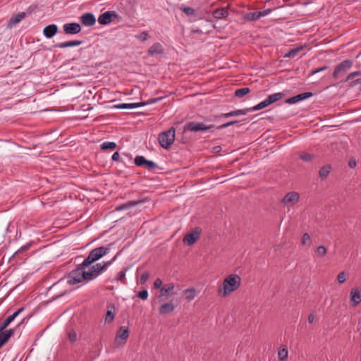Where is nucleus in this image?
Here are the masks:
<instances>
[{
    "mask_svg": "<svg viewBox=\"0 0 361 361\" xmlns=\"http://www.w3.org/2000/svg\"><path fill=\"white\" fill-rule=\"evenodd\" d=\"M316 253L319 257H324L326 254V249L324 246L320 245L317 248Z\"/></svg>",
    "mask_w": 361,
    "mask_h": 361,
    "instance_id": "a18cd8bd",
    "label": "nucleus"
},
{
    "mask_svg": "<svg viewBox=\"0 0 361 361\" xmlns=\"http://www.w3.org/2000/svg\"><path fill=\"white\" fill-rule=\"evenodd\" d=\"M93 262H94V261L91 257V255L89 254L87 257L84 259V261L80 264L78 267H83V269H85L86 267L90 266Z\"/></svg>",
    "mask_w": 361,
    "mask_h": 361,
    "instance_id": "ea45409f",
    "label": "nucleus"
},
{
    "mask_svg": "<svg viewBox=\"0 0 361 361\" xmlns=\"http://www.w3.org/2000/svg\"><path fill=\"white\" fill-rule=\"evenodd\" d=\"M23 308H20L17 311H16L13 314L8 316L2 323L0 324V331H3L4 329L6 328L7 326L9 325L14 319L15 318L23 311Z\"/></svg>",
    "mask_w": 361,
    "mask_h": 361,
    "instance_id": "a211bd4d",
    "label": "nucleus"
},
{
    "mask_svg": "<svg viewBox=\"0 0 361 361\" xmlns=\"http://www.w3.org/2000/svg\"><path fill=\"white\" fill-rule=\"evenodd\" d=\"M271 11H272V9H271V8H267V9H265V10H264L262 11H259V13H260V18L262 16H265L268 15Z\"/></svg>",
    "mask_w": 361,
    "mask_h": 361,
    "instance_id": "680f3d73",
    "label": "nucleus"
},
{
    "mask_svg": "<svg viewBox=\"0 0 361 361\" xmlns=\"http://www.w3.org/2000/svg\"><path fill=\"white\" fill-rule=\"evenodd\" d=\"M300 157L304 161H310L313 159V155L309 153L302 152L300 154Z\"/></svg>",
    "mask_w": 361,
    "mask_h": 361,
    "instance_id": "c03bdc74",
    "label": "nucleus"
},
{
    "mask_svg": "<svg viewBox=\"0 0 361 361\" xmlns=\"http://www.w3.org/2000/svg\"><path fill=\"white\" fill-rule=\"evenodd\" d=\"M129 336L128 328L126 326L120 327L117 331L116 336L114 339L115 344L117 346H123Z\"/></svg>",
    "mask_w": 361,
    "mask_h": 361,
    "instance_id": "39448f33",
    "label": "nucleus"
},
{
    "mask_svg": "<svg viewBox=\"0 0 361 361\" xmlns=\"http://www.w3.org/2000/svg\"><path fill=\"white\" fill-rule=\"evenodd\" d=\"M302 244L307 247L311 246L312 239L308 233H305L303 234L302 237Z\"/></svg>",
    "mask_w": 361,
    "mask_h": 361,
    "instance_id": "e433bc0d",
    "label": "nucleus"
},
{
    "mask_svg": "<svg viewBox=\"0 0 361 361\" xmlns=\"http://www.w3.org/2000/svg\"><path fill=\"white\" fill-rule=\"evenodd\" d=\"M354 85L361 84V78L356 80L353 82Z\"/></svg>",
    "mask_w": 361,
    "mask_h": 361,
    "instance_id": "774afa93",
    "label": "nucleus"
},
{
    "mask_svg": "<svg viewBox=\"0 0 361 361\" xmlns=\"http://www.w3.org/2000/svg\"><path fill=\"white\" fill-rule=\"evenodd\" d=\"M312 95H313V94L311 92H303L301 94H298L295 96H293L292 97L287 99L286 100V103L290 104H295L300 101L308 99V98L311 97Z\"/></svg>",
    "mask_w": 361,
    "mask_h": 361,
    "instance_id": "4468645a",
    "label": "nucleus"
},
{
    "mask_svg": "<svg viewBox=\"0 0 361 361\" xmlns=\"http://www.w3.org/2000/svg\"><path fill=\"white\" fill-rule=\"evenodd\" d=\"M184 131L196 133L203 130V122H187L183 126Z\"/></svg>",
    "mask_w": 361,
    "mask_h": 361,
    "instance_id": "9b49d317",
    "label": "nucleus"
},
{
    "mask_svg": "<svg viewBox=\"0 0 361 361\" xmlns=\"http://www.w3.org/2000/svg\"><path fill=\"white\" fill-rule=\"evenodd\" d=\"M159 142L160 145L167 149L171 147L175 140V129L173 128L161 133L159 135Z\"/></svg>",
    "mask_w": 361,
    "mask_h": 361,
    "instance_id": "20e7f679",
    "label": "nucleus"
},
{
    "mask_svg": "<svg viewBox=\"0 0 361 361\" xmlns=\"http://www.w3.org/2000/svg\"><path fill=\"white\" fill-rule=\"evenodd\" d=\"M347 279V274L345 271L340 272L337 276L338 283H343Z\"/></svg>",
    "mask_w": 361,
    "mask_h": 361,
    "instance_id": "49530a36",
    "label": "nucleus"
},
{
    "mask_svg": "<svg viewBox=\"0 0 361 361\" xmlns=\"http://www.w3.org/2000/svg\"><path fill=\"white\" fill-rule=\"evenodd\" d=\"M137 39H141L142 41H145L148 39L149 35L147 32L144 31L141 32L139 35L135 36Z\"/></svg>",
    "mask_w": 361,
    "mask_h": 361,
    "instance_id": "3c124183",
    "label": "nucleus"
},
{
    "mask_svg": "<svg viewBox=\"0 0 361 361\" xmlns=\"http://www.w3.org/2000/svg\"><path fill=\"white\" fill-rule=\"evenodd\" d=\"M111 158L113 161H121V160L120 159V154L118 152H114Z\"/></svg>",
    "mask_w": 361,
    "mask_h": 361,
    "instance_id": "052dcab7",
    "label": "nucleus"
},
{
    "mask_svg": "<svg viewBox=\"0 0 361 361\" xmlns=\"http://www.w3.org/2000/svg\"><path fill=\"white\" fill-rule=\"evenodd\" d=\"M63 30L66 35H76L80 32L82 27L78 23H68L63 25Z\"/></svg>",
    "mask_w": 361,
    "mask_h": 361,
    "instance_id": "6e6552de",
    "label": "nucleus"
},
{
    "mask_svg": "<svg viewBox=\"0 0 361 361\" xmlns=\"http://www.w3.org/2000/svg\"><path fill=\"white\" fill-rule=\"evenodd\" d=\"M149 273H148V272H147V271L144 272V273L141 275V276H140V282H141L142 283H145V282L147 281V279H149Z\"/></svg>",
    "mask_w": 361,
    "mask_h": 361,
    "instance_id": "5fc2aeb1",
    "label": "nucleus"
},
{
    "mask_svg": "<svg viewBox=\"0 0 361 361\" xmlns=\"http://www.w3.org/2000/svg\"><path fill=\"white\" fill-rule=\"evenodd\" d=\"M207 149L211 153H213L214 154H219L220 152L221 151V147L220 145L214 146L212 147H210L209 146H207Z\"/></svg>",
    "mask_w": 361,
    "mask_h": 361,
    "instance_id": "37998d69",
    "label": "nucleus"
},
{
    "mask_svg": "<svg viewBox=\"0 0 361 361\" xmlns=\"http://www.w3.org/2000/svg\"><path fill=\"white\" fill-rule=\"evenodd\" d=\"M174 290V284L172 283L166 284L164 286L161 290L160 293L159 295V298H161L162 297L168 296L169 295H172Z\"/></svg>",
    "mask_w": 361,
    "mask_h": 361,
    "instance_id": "412c9836",
    "label": "nucleus"
},
{
    "mask_svg": "<svg viewBox=\"0 0 361 361\" xmlns=\"http://www.w3.org/2000/svg\"><path fill=\"white\" fill-rule=\"evenodd\" d=\"M327 68H328V67H327V66H324V67H322V68H317V69L312 70V71H311V73H312V75H314V74H316V73H319V72H321V71H324V70H326Z\"/></svg>",
    "mask_w": 361,
    "mask_h": 361,
    "instance_id": "e2e57ef3",
    "label": "nucleus"
},
{
    "mask_svg": "<svg viewBox=\"0 0 361 361\" xmlns=\"http://www.w3.org/2000/svg\"><path fill=\"white\" fill-rule=\"evenodd\" d=\"M175 307L173 303L168 302L163 304L159 307V313L161 314H166L170 312H172L174 310Z\"/></svg>",
    "mask_w": 361,
    "mask_h": 361,
    "instance_id": "5701e85b",
    "label": "nucleus"
},
{
    "mask_svg": "<svg viewBox=\"0 0 361 361\" xmlns=\"http://www.w3.org/2000/svg\"><path fill=\"white\" fill-rule=\"evenodd\" d=\"M302 49V47H295L290 49L285 55V57L287 58H294L298 55V54Z\"/></svg>",
    "mask_w": 361,
    "mask_h": 361,
    "instance_id": "7c9ffc66",
    "label": "nucleus"
},
{
    "mask_svg": "<svg viewBox=\"0 0 361 361\" xmlns=\"http://www.w3.org/2000/svg\"><path fill=\"white\" fill-rule=\"evenodd\" d=\"M100 147L102 150H114L117 147V144L115 142H104L100 145Z\"/></svg>",
    "mask_w": 361,
    "mask_h": 361,
    "instance_id": "2f4dec72",
    "label": "nucleus"
},
{
    "mask_svg": "<svg viewBox=\"0 0 361 361\" xmlns=\"http://www.w3.org/2000/svg\"><path fill=\"white\" fill-rule=\"evenodd\" d=\"M149 200H150V199L149 197H140L136 200L128 201V202L117 207L116 208V211H121V210L128 209L135 207L137 205H139V204H143L145 202H148Z\"/></svg>",
    "mask_w": 361,
    "mask_h": 361,
    "instance_id": "0eeeda50",
    "label": "nucleus"
},
{
    "mask_svg": "<svg viewBox=\"0 0 361 361\" xmlns=\"http://www.w3.org/2000/svg\"><path fill=\"white\" fill-rule=\"evenodd\" d=\"M315 319V317L314 315V314H310L309 316H308V322L309 323H312Z\"/></svg>",
    "mask_w": 361,
    "mask_h": 361,
    "instance_id": "69168bd1",
    "label": "nucleus"
},
{
    "mask_svg": "<svg viewBox=\"0 0 361 361\" xmlns=\"http://www.w3.org/2000/svg\"><path fill=\"white\" fill-rule=\"evenodd\" d=\"M267 98L264 99V101L259 102L258 104L255 105V106L252 107V109L254 111H258L260 109H262L268 106H269L271 104L269 103Z\"/></svg>",
    "mask_w": 361,
    "mask_h": 361,
    "instance_id": "c9c22d12",
    "label": "nucleus"
},
{
    "mask_svg": "<svg viewBox=\"0 0 361 361\" xmlns=\"http://www.w3.org/2000/svg\"><path fill=\"white\" fill-rule=\"evenodd\" d=\"M126 279V274L123 271H121L118 272L117 276H116V280L117 281H123Z\"/></svg>",
    "mask_w": 361,
    "mask_h": 361,
    "instance_id": "6e6d98bb",
    "label": "nucleus"
},
{
    "mask_svg": "<svg viewBox=\"0 0 361 361\" xmlns=\"http://www.w3.org/2000/svg\"><path fill=\"white\" fill-rule=\"evenodd\" d=\"M288 352L286 347L280 348L278 351V357L280 360H285L288 358Z\"/></svg>",
    "mask_w": 361,
    "mask_h": 361,
    "instance_id": "72a5a7b5",
    "label": "nucleus"
},
{
    "mask_svg": "<svg viewBox=\"0 0 361 361\" xmlns=\"http://www.w3.org/2000/svg\"><path fill=\"white\" fill-rule=\"evenodd\" d=\"M13 333V329L3 330L0 331V341L4 344L11 337Z\"/></svg>",
    "mask_w": 361,
    "mask_h": 361,
    "instance_id": "b1692460",
    "label": "nucleus"
},
{
    "mask_svg": "<svg viewBox=\"0 0 361 361\" xmlns=\"http://www.w3.org/2000/svg\"><path fill=\"white\" fill-rule=\"evenodd\" d=\"M58 32V26L56 24H50L44 27L43 34L46 38L50 39Z\"/></svg>",
    "mask_w": 361,
    "mask_h": 361,
    "instance_id": "f3484780",
    "label": "nucleus"
},
{
    "mask_svg": "<svg viewBox=\"0 0 361 361\" xmlns=\"http://www.w3.org/2000/svg\"><path fill=\"white\" fill-rule=\"evenodd\" d=\"M26 14L25 12H20L11 18L9 24L15 25L20 23L25 17Z\"/></svg>",
    "mask_w": 361,
    "mask_h": 361,
    "instance_id": "393cba45",
    "label": "nucleus"
},
{
    "mask_svg": "<svg viewBox=\"0 0 361 361\" xmlns=\"http://www.w3.org/2000/svg\"><path fill=\"white\" fill-rule=\"evenodd\" d=\"M87 274V271L83 267H78L68 274L66 276L67 283L70 285H75L83 281H90L91 280Z\"/></svg>",
    "mask_w": 361,
    "mask_h": 361,
    "instance_id": "f03ea898",
    "label": "nucleus"
},
{
    "mask_svg": "<svg viewBox=\"0 0 361 361\" xmlns=\"http://www.w3.org/2000/svg\"><path fill=\"white\" fill-rule=\"evenodd\" d=\"M187 293H189V294L187 295V298L189 300H192L195 298L194 290L192 289H188L186 290Z\"/></svg>",
    "mask_w": 361,
    "mask_h": 361,
    "instance_id": "bf43d9fd",
    "label": "nucleus"
},
{
    "mask_svg": "<svg viewBox=\"0 0 361 361\" xmlns=\"http://www.w3.org/2000/svg\"><path fill=\"white\" fill-rule=\"evenodd\" d=\"M82 43V40H72L56 44L54 45V47L56 48L64 49L67 47H77L80 45Z\"/></svg>",
    "mask_w": 361,
    "mask_h": 361,
    "instance_id": "4be33fe9",
    "label": "nucleus"
},
{
    "mask_svg": "<svg viewBox=\"0 0 361 361\" xmlns=\"http://www.w3.org/2000/svg\"><path fill=\"white\" fill-rule=\"evenodd\" d=\"M116 109H134L140 107L139 102L137 103H122L114 106Z\"/></svg>",
    "mask_w": 361,
    "mask_h": 361,
    "instance_id": "bb28decb",
    "label": "nucleus"
},
{
    "mask_svg": "<svg viewBox=\"0 0 361 361\" xmlns=\"http://www.w3.org/2000/svg\"><path fill=\"white\" fill-rule=\"evenodd\" d=\"M81 23L87 27L92 26L96 23V18L93 13H85L80 17Z\"/></svg>",
    "mask_w": 361,
    "mask_h": 361,
    "instance_id": "dca6fc26",
    "label": "nucleus"
},
{
    "mask_svg": "<svg viewBox=\"0 0 361 361\" xmlns=\"http://www.w3.org/2000/svg\"><path fill=\"white\" fill-rule=\"evenodd\" d=\"M231 116H237L235 111H231L228 113L222 114L220 116H219L218 118H221V117L228 118V117H231Z\"/></svg>",
    "mask_w": 361,
    "mask_h": 361,
    "instance_id": "864d4df0",
    "label": "nucleus"
},
{
    "mask_svg": "<svg viewBox=\"0 0 361 361\" xmlns=\"http://www.w3.org/2000/svg\"><path fill=\"white\" fill-rule=\"evenodd\" d=\"M299 194L295 192H288L282 199L281 202L286 205H294L298 202Z\"/></svg>",
    "mask_w": 361,
    "mask_h": 361,
    "instance_id": "f8f14e48",
    "label": "nucleus"
},
{
    "mask_svg": "<svg viewBox=\"0 0 361 361\" xmlns=\"http://www.w3.org/2000/svg\"><path fill=\"white\" fill-rule=\"evenodd\" d=\"M353 66V61L346 59L338 64L333 73V77L337 79L341 73H345L348 69Z\"/></svg>",
    "mask_w": 361,
    "mask_h": 361,
    "instance_id": "423d86ee",
    "label": "nucleus"
},
{
    "mask_svg": "<svg viewBox=\"0 0 361 361\" xmlns=\"http://www.w3.org/2000/svg\"><path fill=\"white\" fill-rule=\"evenodd\" d=\"M212 128H213V126L210 125V126H207L204 124V131L207 130H209L211 129Z\"/></svg>",
    "mask_w": 361,
    "mask_h": 361,
    "instance_id": "338daca9",
    "label": "nucleus"
},
{
    "mask_svg": "<svg viewBox=\"0 0 361 361\" xmlns=\"http://www.w3.org/2000/svg\"><path fill=\"white\" fill-rule=\"evenodd\" d=\"M116 259V256H115L111 260L108 261L106 262H100L93 265L92 267L89 269L87 271V275L89 279L91 281L96 279L99 275L102 274V271L106 270L107 267Z\"/></svg>",
    "mask_w": 361,
    "mask_h": 361,
    "instance_id": "7ed1b4c3",
    "label": "nucleus"
},
{
    "mask_svg": "<svg viewBox=\"0 0 361 361\" xmlns=\"http://www.w3.org/2000/svg\"><path fill=\"white\" fill-rule=\"evenodd\" d=\"M32 243H27L25 245L21 246L13 255V257H18L20 254L27 251L32 247Z\"/></svg>",
    "mask_w": 361,
    "mask_h": 361,
    "instance_id": "c85d7f7f",
    "label": "nucleus"
},
{
    "mask_svg": "<svg viewBox=\"0 0 361 361\" xmlns=\"http://www.w3.org/2000/svg\"><path fill=\"white\" fill-rule=\"evenodd\" d=\"M117 17L118 14L115 11H106L99 16L98 22L101 25H108Z\"/></svg>",
    "mask_w": 361,
    "mask_h": 361,
    "instance_id": "1a4fd4ad",
    "label": "nucleus"
},
{
    "mask_svg": "<svg viewBox=\"0 0 361 361\" xmlns=\"http://www.w3.org/2000/svg\"><path fill=\"white\" fill-rule=\"evenodd\" d=\"M331 171V166H324L322 167L319 171V177L322 179H324L327 178Z\"/></svg>",
    "mask_w": 361,
    "mask_h": 361,
    "instance_id": "473e14b6",
    "label": "nucleus"
},
{
    "mask_svg": "<svg viewBox=\"0 0 361 361\" xmlns=\"http://www.w3.org/2000/svg\"><path fill=\"white\" fill-rule=\"evenodd\" d=\"M350 302L353 307H356L361 302V293L358 288H353L350 293Z\"/></svg>",
    "mask_w": 361,
    "mask_h": 361,
    "instance_id": "ddd939ff",
    "label": "nucleus"
},
{
    "mask_svg": "<svg viewBox=\"0 0 361 361\" xmlns=\"http://www.w3.org/2000/svg\"><path fill=\"white\" fill-rule=\"evenodd\" d=\"M114 317H115V314H114V312L112 311V310H108L106 313L105 318H104L105 322L111 323L114 319Z\"/></svg>",
    "mask_w": 361,
    "mask_h": 361,
    "instance_id": "a19ab883",
    "label": "nucleus"
},
{
    "mask_svg": "<svg viewBox=\"0 0 361 361\" xmlns=\"http://www.w3.org/2000/svg\"><path fill=\"white\" fill-rule=\"evenodd\" d=\"M68 338L71 342H75L77 339V334L75 331L71 330L68 332Z\"/></svg>",
    "mask_w": 361,
    "mask_h": 361,
    "instance_id": "de8ad7c7",
    "label": "nucleus"
},
{
    "mask_svg": "<svg viewBox=\"0 0 361 361\" xmlns=\"http://www.w3.org/2000/svg\"><path fill=\"white\" fill-rule=\"evenodd\" d=\"M162 99H163V97H157V98L149 99H148L147 101H145V102H139L140 107L157 103V102L161 101Z\"/></svg>",
    "mask_w": 361,
    "mask_h": 361,
    "instance_id": "4c0bfd02",
    "label": "nucleus"
},
{
    "mask_svg": "<svg viewBox=\"0 0 361 361\" xmlns=\"http://www.w3.org/2000/svg\"><path fill=\"white\" fill-rule=\"evenodd\" d=\"M348 166L352 169L355 168L356 166V161L354 159L350 160L348 162Z\"/></svg>",
    "mask_w": 361,
    "mask_h": 361,
    "instance_id": "0e129e2a",
    "label": "nucleus"
},
{
    "mask_svg": "<svg viewBox=\"0 0 361 361\" xmlns=\"http://www.w3.org/2000/svg\"><path fill=\"white\" fill-rule=\"evenodd\" d=\"M199 237H200V233L194 231H192V232L186 234V235L183 238V242L187 245H191L196 242V240L199 238Z\"/></svg>",
    "mask_w": 361,
    "mask_h": 361,
    "instance_id": "aec40b11",
    "label": "nucleus"
},
{
    "mask_svg": "<svg viewBox=\"0 0 361 361\" xmlns=\"http://www.w3.org/2000/svg\"><path fill=\"white\" fill-rule=\"evenodd\" d=\"M238 123L237 121H229V122H227V123H226L224 124H222V125L218 126L216 128L217 129H224V128H227V127H228L230 126H232V125H233L235 123Z\"/></svg>",
    "mask_w": 361,
    "mask_h": 361,
    "instance_id": "603ef678",
    "label": "nucleus"
},
{
    "mask_svg": "<svg viewBox=\"0 0 361 361\" xmlns=\"http://www.w3.org/2000/svg\"><path fill=\"white\" fill-rule=\"evenodd\" d=\"M109 251V249L105 247H99L97 248L93 249L89 253L91 255V257L95 262L99 259L101 257L106 255Z\"/></svg>",
    "mask_w": 361,
    "mask_h": 361,
    "instance_id": "2eb2a0df",
    "label": "nucleus"
},
{
    "mask_svg": "<svg viewBox=\"0 0 361 361\" xmlns=\"http://www.w3.org/2000/svg\"><path fill=\"white\" fill-rule=\"evenodd\" d=\"M240 281V277L237 274L228 275L219 287V295L224 298L226 297L239 288Z\"/></svg>",
    "mask_w": 361,
    "mask_h": 361,
    "instance_id": "f257e3e1",
    "label": "nucleus"
},
{
    "mask_svg": "<svg viewBox=\"0 0 361 361\" xmlns=\"http://www.w3.org/2000/svg\"><path fill=\"white\" fill-rule=\"evenodd\" d=\"M205 13L207 14H208L209 13H212L213 17L216 19H224L228 15V7H221L216 8L213 11H205Z\"/></svg>",
    "mask_w": 361,
    "mask_h": 361,
    "instance_id": "9d476101",
    "label": "nucleus"
},
{
    "mask_svg": "<svg viewBox=\"0 0 361 361\" xmlns=\"http://www.w3.org/2000/svg\"><path fill=\"white\" fill-rule=\"evenodd\" d=\"M138 297L143 300H147L148 298V291L147 290H142L140 291L138 293Z\"/></svg>",
    "mask_w": 361,
    "mask_h": 361,
    "instance_id": "8fccbe9b",
    "label": "nucleus"
},
{
    "mask_svg": "<svg viewBox=\"0 0 361 361\" xmlns=\"http://www.w3.org/2000/svg\"><path fill=\"white\" fill-rule=\"evenodd\" d=\"M250 92V88L243 87L235 90V96L237 97H243Z\"/></svg>",
    "mask_w": 361,
    "mask_h": 361,
    "instance_id": "f704fd0d",
    "label": "nucleus"
},
{
    "mask_svg": "<svg viewBox=\"0 0 361 361\" xmlns=\"http://www.w3.org/2000/svg\"><path fill=\"white\" fill-rule=\"evenodd\" d=\"M357 75H361V71H355V72L350 73L347 76V80L353 79L355 76H357Z\"/></svg>",
    "mask_w": 361,
    "mask_h": 361,
    "instance_id": "4d7b16f0",
    "label": "nucleus"
},
{
    "mask_svg": "<svg viewBox=\"0 0 361 361\" xmlns=\"http://www.w3.org/2000/svg\"><path fill=\"white\" fill-rule=\"evenodd\" d=\"M144 166L149 171H154L158 169V166L155 162L147 159Z\"/></svg>",
    "mask_w": 361,
    "mask_h": 361,
    "instance_id": "58836bf2",
    "label": "nucleus"
},
{
    "mask_svg": "<svg viewBox=\"0 0 361 361\" xmlns=\"http://www.w3.org/2000/svg\"><path fill=\"white\" fill-rule=\"evenodd\" d=\"M146 161V159L143 156H137L135 158V164L137 166H144Z\"/></svg>",
    "mask_w": 361,
    "mask_h": 361,
    "instance_id": "79ce46f5",
    "label": "nucleus"
},
{
    "mask_svg": "<svg viewBox=\"0 0 361 361\" xmlns=\"http://www.w3.org/2000/svg\"><path fill=\"white\" fill-rule=\"evenodd\" d=\"M283 96H284L283 93L277 92V93H274V94L269 95L267 97V99L269 100V102H270L269 103L271 104L280 100L281 99H282L283 97Z\"/></svg>",
    "mask_w": 361,
    "mask_h": 361,
    "instance_id": "c756f323",
    "label": "nucleus"
},
{
    "mask_svg": "<svg viewBox=\"0 0 361 361\" xmlns=\"http://www.w3.org/2000/svg\"><path fill=\"white\" fill-rule=\"evenodd\" d=\"M163 282L160 279H157L154 282V288H159L162 286Z\"/></svg>",
    "mask_w": 361,
    "mask_h": 361,
    "instance_id": "13d9d810",
    "label": "nucleus"
},
{
    "mask_svg": "<svg viewBox=\"0 0 361 361\" xmlns=\"http://www.w3.org/2000/svg\"><path fill=\"white\" fill-rule=\"evenodd\" d=\"M179 9L188 16H196L195 10L190 6L181 5L179 6Z\"/></svg>",
    "mask_w": 361,
    "mask_h": 361,
    "instance_id": "a878e982",
    "label": "nucleus"
},
{
    "mask_svg": "<svg viewBox=\"0 0 361 361\" xmlns=\"http://www.w3.org/2000/svg\"><path fill=\"white\" fill-rule=\"evenodd\" d=\"M235 111H236V116H240V115H245L248 112L254 111V110H252V107H251V108H247V109H244L235 110Z\"/></svg>",
    "mask_w": 361,
    "mask_h": 361,
    "instance_id": "09e8293b",
    "label": "nucleus"
},
{
    "mask_svg": "<svg viewBox=\"0 0 361 361\" xmlns=\"http://www.w3.org/2000/svg\"><path fill=\"white\" fill-rule=\"evenodd\" d=\"M244 18L247 21H255L260 18L259 11L250 12L245 15Z\"/></svg>",
    "mask_w": 361,
    "mask_h": 361,
    "instance_id": "cd10ccee",
    "label": "nucleus"
},
{
    "mask_svg": "<svg viewBox=\"0 0 361 361\" xmlns=\"http://www.w3.org/2000/svg\"><path fill=\"white\" fill-rule=\"evenodd\" d=\"M147 54L149 56H153L154 54L162 55L164 54V49L160 43L157 42L149 47Z\"/></svg>",
    "mask_w": 361,
    "mask_h": 361,
    "instance_id": "6ab92c4d",
    "label": "nucleus"
}]
</instances>
